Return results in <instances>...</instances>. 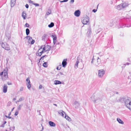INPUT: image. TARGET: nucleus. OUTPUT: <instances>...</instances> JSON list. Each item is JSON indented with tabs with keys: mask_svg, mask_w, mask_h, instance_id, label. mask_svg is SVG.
Here are the masks:
<instances>
[{
	"mask_svg": "<svg viewBox=\"0 0 131 131\" xmlns=\"http://www.w3.org/2000/svg\"><path fill=\"white\" fill-rule=\"evenodd\" d=\"M30 33V30L28 28L26 29V34L27 35H28Z\"/></svg>",
	"mask_w": 131,
	"mask_h": 131,
	"instance_id": "nucleus-30",
	"label": "nucleus"
},
{
	"mask_svg": "<svg viewBox=\"0 0 131 131\" xmlns=\"http://www.w3.org/2000/svg\"><path fill=\"white\" fill-rule=\"evenodd\" d=\"M16 0H11V6L12 7L14 6L16 3Z\"/></svg>",
	"mask_w": 131,
	"mask_h": 131,
	"instance_id": "nucleus-18",
	"label": "nucleus"
},
{
	"mask_svg": "<svg viewBox=\"0 0 131 131\" xmlns=\"http://www.w3.org/2000/svg\"><path fill=\"white\" fill-rule=\"evenodd\" d=\"M41 126L42 127V130H43V126H42V124H41Z\"/></svg>",
	"mask_w": 131,
	"mask_h": 131,
	"instance_id": "nucleus-56",
	"label": "nucleus"
},
{
	"mask_svg": "<svg viewBox=\"0 0 131 131\" xmlns=\"http://www.w3.org/2000/svg\"><path fill=\"white\" fill-rule=\"evenodd\" d=\"M26 38L28 40V42L29 43L33 44L35 42V40L32 39V38L30 36H27L26 37Z\"/></svg>",
	"mask_w": 131,
	"mask_h": 131,
	"instance_id": "nucleus-7",
	"label": "nucleus"
},
{
	"mask_svg": "<svg viewBox=\"0 0 131 131\" xmlns=\"http://www.w3.org/2000/svg\"><path fill=\"white\" fill-rule=\"evenodd\" d=\"M129 63L128 62H127L126 64H124V65H128L129 64Z\"/></svg>",
	"mask_w": 131,
	"mask_h": 131,
	"instance_id": "nucleus-52",
	"label": "nucleus"
},
{
	"mask_svg": "<svg viewBox=\"0 0 131 131\" xmlns=\"http://www.w3.org/2000/svg\"><path fill=\"white\" fill-rule=\"evenodd\" d=\"M81 12L80 10H76L74 13V15L77 17H79L80 16Z\"/></svg>",
	"mask_w": 131,
	"mask_h": 131,
	"instance_id": "nucleus-11",
	"label": "nucleus"
},
{
	"mask_svg": "<svg viewBox=\"0 0 131 131\" xmlns=\"http://www.w3.org/2000/svg\"><path fill=\"white\" fill-rule=\"evenodd\" d=\"M91 33V29L90 27H89L88 28V31L87 32V34L88 35H90Z\"/></svg>",
	"mask_w": 131,
	"mask_h": 131,
	"instance_id": "nucleus-27",
	"label": "nucleus"
},
{
	"mask_svg": "<svg viewBox=\"0 0 131 131\" xmlns=\"http://www.w3.org/2000/svg\"><path fill=\"white\" fill-rule=\"evenodd\" d=\"M10 38V36H9L8 37V39H9Z\"/></svg>",
	"mask_w": 131,
	"mask_h": 131,
	"instance_id": "nucleus-63",
	"label": "nucleus"
},
{
	"mask_svg": "<svg viewBox=\"0 0 131 131\" xmlns=\"http://www.w3.org/2000/svg\"><path fill=\"white\" fill-rule=\"evenodd\" d=\"M79 63V58L78 57L77 59V60L75 62V65L74 67L76 69L78 67V65Z\"/></svg>",
	"mask_w": 131,
	"mask_h": 131,
	"instance_id": "nucleus-15",
	"label": "nucleus"
},
{
	"mask_svg": "<svg viewBox=\"0 0 131 131\" xmlns=\"http://www.w3.org/2000/svg\"><path fill=\"white\" fill-rule=\"evenodd\" d=\"M51 37L52 38L53 40V42L54 44L56 42L57 37L55 35H52Z\"/></svg>",
	"mask_w": 131,
	"mask_h": 131,
	"instance_id": "nucleus-13",
	"label": "nucleus"
},
{
	"mask_svg": "<svg viewBox=\"0 0 131 131\" xmlns=\"http://www.w3.org/2000/svg\"><path fill=\"white\" fill-rule=\"evenodd\" d=\"M105 74V71L103 69L99 70L98 71V75L99 78H102Z\"/></svg>",
	"mask_w": 131,
	"mask_h": 131,
	"instance_id": "nucleus-5",
	"label": "nucleus"
},
{
	"mask_svg": "<svg viewBox=\"0 0 131 131\" xmlns=\"http://www.w3.org/2000/svg\"><path fill=\"white\" fill-rule=\"evenodd\" d=\"M97 10V9H93L92 10V11L94 13H95L96 12Z\"/></svg>",
	"mask_w": 131,
	"mask_h": 131,
	"instance_id": "nucleus-47",
	"label": "nucleus"
},
{
	"mask_svg": "<svg viewBox=\"0 0 131 131\" xmlns=\"http://www.w3.org/2000/svg\"><path fill=\"white\" fill-rule=\"evenodd\" d=\"M59 74L60 75H63V73H62L61 72H60L59 73V74H58L57 75H59Z\"/></svg>",
	"mask_w": 131,
	"mask_h": 131,
	"instance_id": "nucleus-51",
	"label": "nucleus"
},
{
	"mask_svg": "<svg viewBox=\"0 0 131 131\" xmlns=\"http://www.w3.org/2000/svg\"><path fill=\"white\" fill-rule=\"evenodd\" d=\"M29 24L28 23H26L25 25V27H29Z\"/></svg>",
	"mask_w": 131,
	"mask_h": 131,
	"instance_id": "nucleus-37",
	"label": "nucleus"
},
{
	"mask_svg": "<svg viewBox=\"0 0 131 131\" xmlns=\"http://www.w3.org/2000/svg\"><path fill=\"white\" fill-rule=\"evenodd\" d=\"M115 8L119 10L123 9L122 7V4H120L117 6H115Z\"/></svg>",
	"mask_w": 131,
	"mask_h": 131,
	"instance_id": "nucleus-10",
	"label": "nucleus"
},
{
	"mask_svg": "<svg viewBox=\"0 0 131 131\" xmlns=\"http://www.w3.org/2000/svg\"><path fill=\"white\" fill-rule=\"evenodd\" d=\"M14 108H15V107H13V108L12 109V110H11V111H12L13 110H14Z\"/></svg>",
	"mask_w": 131,
	"mask_h": 131,
	"instance_id": "nucleus-58",
	"label": "nucleus"
},
{
	"mask_svg": "<svg viewBox=\"0 0 131 131\" xmlns=\"http://www.w3.org/2000/svg\"><path fill=\"white\" fill-rule=\"evenodd\" d=\"M49 124L50 126L53 127L55 126V124L52 121H49Z\"/></svg>",
	"mask_w": 131,
	"mask_h": 131,
	"instance_id": "nucleus-22",
	"label": "nucleus"
},
{
	"mask_svg": "<svg viewBox=\"0 0 131 131\" xmlns=\"http://www.w3.org/2000/svg\"><path fill=\"white\" fill-rule=\"evenodd\" d=\"M89 18L88 16H86L83 18V20H82V22L84 24H86L89 21Z\"/></svg>",
	"mask_w": 131,
	"mask_h": 131,
	"instance_id": "nucleus-6",
	"label": "nucleus"
},
{
	"mask_svg": "<svg viewBox=\"0 0 131 131\" xmlns=\"http://www.w3.org/2000/svg\"><path fill=\"white\" fill-rule=\"evenodd\" d=\"M43 66L45 67H47V62H44L43 64Z\"/></svg>",
	"mask_w": 131,
	"mask_h": 131,
	"instance_id": "nucleus-33",
	"label": "nucleus"
},
{
	"mask_svg": "<svg viewBox=\"0 0 131 131\" xmlns=\"http://www.w3.org/2000/svg\"><path fill=\"white\" fill-rule=\"evenodd\" d=\"M19 102V100H17V101H16V103H17L18 102Z\"/></svg>",
	"mask_w": 131,
	"mask_h": 131,
	"instance_id": "nucleus-55",
	"label": "nucleus"
},
{
	"mask_svg": "<svg viewBox=\"0 0 131 131\" xmlns=\"http://www.w3.org/2000/svg\"><path fill=\"white\" fill-rule=\"evenodd\" d=\"M4 125L5 124L4 123H3L1 125V127H4L5 126Z\"/></svg>",
	"mask_w": 131,
	"mask_h": 131,
	"instance_id": "nucleus-49",
	"label": "nucleus"
},
{
	"mask_svg": "<svg viewBox=\"0 0 131 131\" xmlns=\"http://www.w3.org/2000/svg\"><path fill=\"white\" fill-rule=\"evenodd\" d=\"M25 7L26 8H28L29 5L28 4H26L25 5Z\"/></svg>",
	"mask_w": 131,
	"mask_h": 131,
	"instance_id": "nucleus-48",
	"label": "nucleus"
},
{
	"mask_svg": "<svg viewBox=\"0 0 131 131\" xmlns=\"http://www.w3.org/2000/svg\"><path fill=\"white\" fill-rule=\"evenodd\" d=\"M33 4L34 5H35L36 6H39V5L38 4H36V3H33Z\"/></svg>",
	"mask_w": 131,
	"mask_h": 131,
	"instance_id": "nucleus-40",
	"label": "nucleus"
},
{
	"mask_svg": "<svg viewBox=\"0 0 131 131\" xmlns=\"http://www.w3.org/2000/svg\"><path fill=\"white\" fill-rule=\"evenodd\" d=\"M13 130H12V131H13L15 129V127L14 126L13 128Z\"/></svg>",
	"mask_w": 131,
	"mask_h": 131,
	"instance_id": "nucleus-54",
	"label": "nucleus"
},
{
	"mask_svg": "<svg viewBox=\"0 0 131 131\" xmlns=\"http://www.w3.org/2000/svg\"><path fill=\"white\" fill-rule=\"evenodd\" d=\"M11 113V112H10L8 114V115L9 116V115H10Z\"/></svg>",
	"mask_w": 131,
	"mask_h": 131,
	"instance_id": "nucleus-62",
	"label": "nucleus"
},
{
	"mask_svg": "<svg viewBox=\"0 0 131 131\" xmlns=\"http://www.w3.org/2000/svg\"><path fill=\"white\" fill-rule=\"evenodd\" d=\"M26 12L25 11H24L22 14V16L23 18L24 19H26Z\"/></svg>",
	"mask_w": 131,
	"mask_h": 131,
	"instance_id": "nucleus-19",
	"label": "nucleus"
},
{
	"mask_svg": "<svg viewBox=\"0 0 131 131\" xmlns=\"http://www.w3.org/2000/svg\"><path fill=\"white\" fill-rule=\"evenodd\" d=\"M30 81L29 78H28L26 80V83L27 87L28 89H29L31 87Z\"/></svg>",
	"mask_w": 131,
	"mask_h": 131,
	"instance_id": "nucleus-9",
	"label": "nucleus"
},
{
	"mask_svg": "<svg viewBox=\"0 0 131 131\" xmlns=\"http://www.w3.org/2000/svg\"><path fill=\"white\" fill-rule=\"evenodd\" d=\"M1 46L3 48L7 50H9L10 48L8 45L6 43L2 42Z\"/></svg>",
	"mask_w": 131,
	"mask_h": 131,
	"instance_id": "nucleus-4",
	"label": "nucleus"
},
{
	"mask_svg": "<svg viewBox=\"0 0 131 131\" xmlns=\"http://www.w3.org/2000/svg\"><path fill=\"white\" fill-rule=\"evenodd\" d=\"M122 5L123 9H124L127 7L128 6V4L127 3L124 2L122 4Z\"/></svg>",
	"mask_w": 131,
	"mask_h": 131,
	"instance_id": "nucleus-14",
	"label": "nucleus"
},
{
	"mask_svg": "<svg viewBox=\"0 0 131 131\" xmlns=\"http://www.w3.org/2000/svg\"><path fill=\"white\" fill-rule=\"evenodd\" d=\"M51 13V10L50 9H48L47 10V12L46 13V15H48L50 14Z\"/></svg>",
	"mask_w": 131,
	"mask_h": 131,
	"instance_id": "nucleus-26",
	"label": "nucleus"
},
{
	"mask_svg": "<svg viewBox=\"0 0 131 131\" xmlns=\"http://www.w3.org/2000/svg\"><path fill=\"white\" fill-rule=\"evenodd\" d=\"M43 49V50H45V51H48L50 50L51 47L48 45L42 46L38 50V51L39 52L41 49Z\"/></svg>",
	"mask_w": 131,
	"mask_h": 131,
	"instance_id": "nucleus-2",
	"label": "nucleus"
},
{
	"mask_svg": "<svg viewBox=\"0 0 131 131\" xmlns=\"http://www.w3.org/2000/svg\"><path fill=\"white\" fill-rule=\"evenodd\" d=\"M67 59H64L63 60L62 62V66L63 67H65L67 64Z\"/></svg>",
	"mask_w": 131,
	"mask_h": 131,
	"instance_id": "nucleus-12",
	"label": "nucleus"
},
{
	"mask_svg": "<svg viewBox=\"0 0 131 131\" xmlns=\"http://www.w3.org/2000/svg\"><path fill=\"white\" fill-rule=\"evenodd\" d=\"M38 52H39V53H38V54L40 56H41L42 54V53H41V52H39L38 51Z\"/></svg>",
	"mask_w": 131,
	"mask_h": 131,
	"instance_id": "nucleus-50",
	"label": "nucleus"
},
{
	"mask_svg": "<svg viewBox=\"0 0 131 131\" xmlns=\"http://www.w3.org/2000/svg\"><path fill=\"white\" fill-rule=\"evenodd\" d=\"M53 105H55V106H57V105L56 104H53Z\"/></svg>",
	"mask_w": 131,
	"mask_h": 131,
	"instance_id": "nucleus-61",
	"label": "nucleus"
},
{
	"mask_svg": "<svg viewBox=\"0 0 131 131\" xmlns=\"http://www.w3.org/2000/svg\"><path fill=\"white\" fill-rule=\"evenodd\" d=\"M6 121H5L4 123H3L4 124H6Z\"/></svg>",
	"mask_w": 131,
	"mask_h": 131,
	"instance_id": "nucleus-59",
	"label": "nucleus"
},
{
	"mask_svg": "<svg viewBox=\"0 0 131 131\" xmlns=\"http://www.w3.org/2000/svg\"><path fill=\"white\" fill-rule=\"evenodd\" d=\"M18 114V111H16L15 112V116H17Z\"/></svg>",
	"mask_w": 131,
	"mask_h": 131,
	"instance_id": "nucleus-38",
	"label": "nucleus"
},
{
	"mask_svg": "<svg viewBox=\"0 0 131 131\" xmlns=\"http://www.w3.org/2000/svg\"><path fill=\"white\" fill-rule=\"evenodd\" d=\"M95 97L94 95H92L91 97L92 100L94 101V103H98L101 101V100L99 98H97L96 97L95 98H94Z\"/></svg>",
	"mask_w": 131,
	"mask_h": 131,
	"instance_id": "nucleus-3",
	"label": "nucleus"
},
{
	"mask_svg": "<svg viewBox=\"0 0 131 131\" xmlns=\"http://www.w3.org/2000/svg\"><path fill=\"white\" fill-rule=\"evenodd\" d=\"M54 26V24L53 23L51 22V23L50 24H49L48 25V26L49 27L51 28L52 27Z\"/></svg>",
	"mask_w": 131,
	"mask_h": 131,
	"instance_id": "nucleus-28",
	"label": "nucleus"
},
{
	"mask_svg": "<svg viewBox=\"0 0 131 131\" xmlns=\"http://www.w3.org/2000/svg\"><path fill=\"white\" fill-rule=\"evenodd\" d=\"M61 65H60L59 66H58L57 68L56 69H57V70H59L61 68Z\"/></svg>",
	"mask_w": 131,
	"mask_h": 131,
	"instance_id": "nucleus-34",
	"label": "nucleus"
},
{
	"mask_svg": "<svg viewBox=\"0 0 131 131\" xmlns=\"http://www.w3.org/2000/svg\"><path fill=\"white\" fill-rule=\"evenodd\" d=\"M101 64V60L100 58L98 57L96 62L94 64V66L96 67H99L100 66Z\"/></svg>",
	"mask_w": 131,
	"mask_h": 131,
	"instance_id": "nucleus-8",
	"label": "nucleus"
},
{
	"mask_svg": "<svg viewBox=\"0 0 131 131\" xmlns=\"http://www.w3.org/2000/svg\"><path fill=\"white\" fill-rule=\"evenodd\" d=\"M42 86L41 85H40L39 86V89H40L42 88Z\"/></svg>",
	"mask_w": 131,
	"mask_h": 131,
	"instance_id": "nucleus-46",
	"label": "nucleus"
},
{
	"mask_svg": "<svg viewBox=\"0 0 131 131\" xmlns=\"http://www.w3.org/2000/svg\"><path fill=\"white\" fill-rule=\"evenodd\" d=\"M4 73V71H3V72H1V73H0V75H3Z\"/></svg>",
	"mask_w": 131,
	"mask_h": 131,
	"instance_id": "nucleus-44",
	"label": "nucleus"
},
{
	"mask_svg": "<svg viewBox=\"0 0 131 131\" xmlns=\"http://www.w3.org/2000/svg\"><path fill=\"white\" fill-rule=\"evenodd\" d=\"M24 99V97H20L19 99L18 100L19 101L21 102V101H23Z\"/></svg>",
	"mask_w": 131,
	"mask_h": 131,
	"instance_id": "nucleus-32",
	"label": "nucleus"
},
{
	"mask_svg": "<svg viewBox=\"0 0 131 131\" xmlns=\"http://www.w3.org/2000/svg\"><path fill=\"white\" fill-rule=\"evenodd\" d=\"M47 56L46 55L43 56L40 59V60H41L44 57H45V56Z\"/></svg>",
	"mask_w": 131,
	"mask_h": 131,
	"instance_id": "nucleus-53",
	"label": "nucleus"
},
{
	"mask_svg": "<svg viewBox=\"0 0 131 131\" xmlns=\"http://www.w3.org/2000/svg\"><path fill=\"white\" fill-rule=\"evenodd\" d=\"M47 36V35L44 34L42 37V40H44L45 41L46 40H47V39L46 38Z\"/></svg>",
	"mask_w": 131,
	"mask_h": 131,
	"instance_id": "nucleus-21",
	"label": "nucleus"
},
{
	"mask_svg": "<svg viewBox=\"0 0 131 131\" xmlns=\"http://www.w3.org/2000/svg\"><path fill=\"white\" fill-rule=\"evenodd\" d=\"M12 105L11 102H8L7 105V106H9Z\"/></svg>",
	"mask_w": 131,
	"mask_h": 131,
	"instance_id": "nucleus-35",
	"label": "nucleus"
},
{
	"mask_svg": "<svg viewBox=\"0 0 131 131\" xmlns=\"http://www.w3.org/2000/svg\"><path fill=\"white\" fill-rule=\"evenodd\" d=\"M46 52L45 51V50H43V49H42V50H41V51H40V52H41V53L42 54L43 53V52Z\"/></svg>",
	"mask_w": 131,
	"mask_h": 131,
	"instance_id": "nucleus-42",
	"label": "nucleus"
},
{
	"mask_svg": "<svg viewBox=\"0 0 131 131\" xmlns=\"http://www.w3.org/2000/svg\"><path fill=\"white\" fill-rule=\"evenodd\" d=\"M74 0H71L70 1V4H72L74 3Z\"/></svg>",
	"mask_w": 131,
	"mask_h": 131,
	"instance_id": "nucleus-41",
	"label": "nucleus"
},
{
	"mask_svg": "<svg viewBox=\"0 0 131 131\" xmlns=\"http://www.w3.org/2000/svg\"><path fill=\"white\" fill-rule=\"evenodd\" d=\"M7 86L5 84H4L3 87V92L4 93L6 92L7 90Z\"/></svg>",
	"mask_w": 131,
	"mask_h": 131,
	"instance_id": "nucleus-16",
	"label": "nucleus"
},
{
	"mask_svg": "<svg viewBox=\"0 0 131 131\" xmlns=\"http://www.w3.org/2000/svg\"><path fill=\"white\" fill-rule=\"evenodd\" d=\"M117 120L119 123L122 124H124V123L119 118H117Z\"/></svg>",
	"mask_w": 131,
	"mask_h": 131,
	"instance_id": "nucleus-20",
	"label": "nucleus"
},
{
	"mask_svg": "<svg viewBox=\"0 0 131 131\" xmlns=\"http://www.w3.org/2000/svg\"><path fill=\"white\" fill-rule=\"evenodd\" d=\"M24 88L23 87H21L20 89V91H21L23 90Z\"/></svg>",
	"mask_w": 131,
	"mask_h": 131,
	"instance_id": "nucleus-39",
	"label": "nucleus"
},
{
	"mask_svg": "<svg viewBox=\"0 0 131 131\" xmlns=\"http://www.w3.org/2000/svg\"><path fill=\"white\" fill-rule=\"evenodd\" d=\"M16 100V99L15 98H14V99H13V101H14L15 100Z\"/></svg>",
	"mask_w": 131,
	"mask_h": 131,
	"instance_id": "nucleus-57",
	"label": "nucleus"
},
{
	"mask_svg": "<svg viewBox=\"0 0 131 131\" xmlns=\"http://www.w3.org/2000/svg\"><path fill=\"white\" fill-rule=\"evenodd\" d=\"M62 112H63L62 111H60L58 113L60 115H61L63 117H64V114Z\"/></svg>",
	"mask_w": 131,
	"mask_h": 131,
	"instance_id": "nucleus-31",
	"label": "nucleus"
},
{
	"mask_svg": "<svg viewBox=\"0 0 131 131\" xmlns=\"http://www.w3.org/2000/svg\"><path fill=\"white\" fill-rule=\"evenodd\" d=\"M73 105L74 106L75 108H77L80 106L79 103L77 101L75 102L73 104Z\"/></svg>",
	"mask_w": 131,
	"mask_h": 131,
	"instance_id": "nucleus-17",
	"label": "nucleus"
},
{
	"mask_svg": "<svg viewBox=\"0 0 131 131\" xmlns=\"http://www.w3.org/2000/svg\"><path fill=\"white\" fill-rule=\"evenodd\" d=\"M119 101L124 103L125 106L131 111V99L129 97L124 96L120 98Z\"/></svg>",
	"mask_w": 131,
	"mask_h": 131,
	"instance_id": "nucleus-1",
	"label": "nucleus"
},
{
	"mask_svg": "<svg viewBox=\"0 0 131 131\" xmlns=\"http://www.w3.org/2000/svg\"><path fill=\"white\" fill-rule=\"evenodd\" d=\"M5 117H6L8 118H9V119L12 118V117H11L9 116H7L6 115H5Z\"/></svg>",
	"mask_w": 131,
	"mask_h": 131,
	"instance_id": "nucleus-45",
	"label": "nucleus"
},
{
	"mask_svg": "<svg viewBox=\"0 0 131 131\" xmlns=\"http://www.w3.org/2000/svg\"><path fill=\"white\" fill-rule=\"evenodd\" d=\"M68 0H64L63 1H60V0H59V1L61 3L66 2L68 1Z\"/></svg>",
	"mask_w": 131,
	"mask_h": 131,
	"instance_id": "nucleus-36",
	"label": "nucleus"
},
{
	"mask_svg": "<svg viewBox=\"0 0 131 131\" xmlns=\"http://www.w3.org/2000/svg\"><path fill=\"white\" fill-rule=\"evenodd\" d=\"M61 82L60 81L58 80H56L54 81V84L56 85L61 84Z\"/></svg>",
	"mask_w": 131,
	"mask_h": 131,
	"instance_id": "nucleus-25",
	"label": "nucleus"
},
{
	"mask_svg": "<svg viewBox=\"0 0 131 131\" xmlns=\"http://www.w3.org/2000/svg\"><path fill=\"white\" fill-rule=\"evenodd\" d=\"M23 105V104H21L19 105L17 107V109L18 111H19L21 110V108Z\"/></svg>",
	"mask_w": 131,
	"mask_h": 131,
	"instance_id": "nucleus-24",
	"label": "nucleus"
},
{
	"mask_svg": "<svg viewBox=\"0 0 131 131\" xmlns=\"http://www.w3.org/2000/svg\"><path fill=\"white\" fill-rule=\"evenodd\" d=\"M40 131H43V130L42 129L41 130H40Z\"/></svg>",
	"mask_w": 131,
	"mask_h": 131,
	"instance_id": "nucleus-64",
	"label": "nucleus"
},
{
	"mask_svg": "<svg viewBox=\"0 0 131 131\" xmlns=\"http://www.w3.org/2000/svg\"><path fill=\"white\" fill-rule=\"evenodd\" d=\"M94 60V56H93L92 60L91 61V63H93V61Z\"/></svg>",
	"mask_w": 131,
	"mask_h": 131,
	"instance_id": "nucleus-43",
	"label": "nucleus"
},
{
	"mask_svg": "<svg viewBox=\"0 0 131 131\" xmlns=\"http://www.w3.org/2000/svg\"><path fill=\"white\" fill-rule=\"evenodd\" d=\"M65 118L66 119L68 120V121H71V119L68 116H66V115H65Z\"/></svg>",
	"mask_w": 131,
	"mask_h": 131,
	"instance_id": "nucleus-29",
	"label": "nucleus"
},
{
	"mask_svg": "<svg viewBox=\"0 0 131 131\" xmlns=\"http://www.w3.org/2000/svg\"><path fill=\"white\" fill-rule=\"evenodd\" d=\"M3 75L5 78H6L7 77L8 75H7V71L5 70H4V73H3Z\"/></svg>",
	"mask_w": 131,
	"mask_h": 131,
	"instance_id": "nucleus-23",
	"label": "nucleus"
},
{
	"mask_svg": "<svg viewBox=\"0 0 131 131\" xmlns=\"http://www.w3.org/2000/svg\"><path fill=\"white\" fill-rule=\"evenodd\" d=\"M29 2L30 3H32V1H31V0H30V1Z\"/></svg>",
	"mask_w": 131,
	"mask_h": 131,
	"instance_id": "nucleus-60",
	"label": "nucleus"
}]
</instances>
